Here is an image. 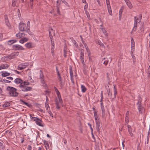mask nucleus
<instances>
[{
	"label": "nucleus",
	"instance_id": "nucleus-1",
	"mask_svg": "<svg viewBox=\"0 0 150 150\" xmlns=\"http://www.w3.org/2000/svg\"><path fill=\"white\" fill-rule=\"evenodd\" d=\"M6 90L8 91V94L10 96L16 97L18 96V93L16 92L17 89L11 86H8Z\"/></svg>",
	"mask_w": 150,
	"mask_h": 150
},
{
	"label": "nucleus",
	"instance_id": "nucleus-2",
	"mask_svg": "<svg viewBox=\"0 0 150 150\" xmlns=\"http://www.w3.org/2000/svg\"><path fill=\"white\" fill-rule=\"evenodd\" d=\"M142 16L141 14H140L139 15V18H137L136 16L134 17V26L133 28L132 32L133 33L137 29V27L138 25V23H140L141 20Z\"/></svg>",
	"mask_w": 150,
	"mask_h": 150
},
{
	"label": "nucleus",
	"instance_id": "nucleus-3",
	"mask_svg": "<svg viewBox=\"0 0 150 150\" xmlns=\"http://www.w3.org/2000/svg\"><path fill=\"white\" fill-rule=\"evenodd\" d=\"M19 87L21 89L22 91L25 92L30 91L32 89V88L31 87L25 86H21V85H19Z\"/></svg>",
	"mask_w": 150,
	"mask_h": 150
},
{
	"label": "nucleus",
	"instance_id": "nucleus-4",
	"mask_svg": "<svg viewBox=\"0 0 150 150\" xmlns=\"http://www.w3.org/2000/svg\"><path fill=\"white\" fill-rule=\"evenodd\" d=\"M26 27V24L23 23H20L19 25V29L21 31H25L26 30L25 28Z\"/></svg>",
	"mask_w": 150,
	"mask_h": 150
},
{
	"label": "nucleus",
	"instance_id": "nucleus-5",
	"mask_svg": "<svg viewBox=\"0 0 150 150\" xmlns=\"http://www.w3.org/2000/svg\"><path fill=\"white\" fill-rule=\"evenodd\" d=\"M12 47L14 50H24V48L22 46L18 44L13 45Z\"/></svg>",
	"mask_w": 150,
	"mask_h": 150
},
{
	"label": "nucleus",
	"instance_id": "nucleus-6",
	"mask_svg": "<svg viewBox=\"0 0 150 150\" xmlns=\"http://www.w3.org/2000/svg\"><path fill=\"white\" fill-rule=\"evenodd\" d=\"M25 46L27 48L30 49L34 47L35 46V45L32 42H29L26 43Z\"/></svg>",
	"mask_w": 150,
	"mask_h": 150
},
{
	"label": "nucleus",
	"instance_id": "nucleus-7",
	"mask_svg": "<svg viewBox=\"0 0 150 150\" xmlns=\"http://www.w3.org/2000/svg\"><path fill=\"white\" fill-rule=\"evenodd\" d=\"M19 54V52H15L11 53L9 55L10 59H12L16 57Z\"/></svg>",
	"mask_w": 150,
	"mask_h": 150
},
{
	"label": "nucleus",
	"instance_id": "nucleus-8",
	"mask_svg": "<svg viewBox=\"0 0 150 150\" xmlns=\"http://www.w3.org/2000/svg\"><path fill=\"white\" fill-rule=\"evenodd\" d=\"M23 81L21 79L17 78L15 79L14 82L16 84H20V85H21L23 83Z\"/></svg>",
	"mask_w": 150,
	"mask_h": 150
},
{
	"label": "nucleus",
	"instance_id": "nucleus-9",
	"mask_svg": "<svg viewBox=\"0 0 150 150\" xmlns=\"http://www.w3.org/2000/svg\"><path fill=\"white\" fill-rule=\"evenodd\" d=\"M127 126L128 132L130 134V135L131 137H133L134 136V135L132 132V130L131 126L129 125H128Z\"/></svg>",
	"mask_w": 150,
	"mask_h": 150
},
{
	"label": "nucleus",
	"instance_id": "nucleus-10",
	"mask_svg": "<svg viewBox=\"0 0 150 150\" xmlns=\"http://www.w3.org/2000/svg\"><path fill=\"white\" fill-rule=\"evenodd\" d=\"M84 53L82 51H81L80 53V59L81 60V62L82 63V64L83 66H84L85 65V64L84 63Z\"/></svg>",
	"mask_w": 150,
	"mask_h": 150
},
{
	"label": "nucleus",
	"instance_id": "nucleus-11",
	"mask_svg": "<svg viewBox=\"0 0 150 150\" xmlns=\"http://www.w3.org/2000/svg\"><path fill=\"white\" fill-rule=\"evenodd\" d=\"M25 34L24 33L19 32L16 35V36L18 38L20 39L22 37L25 36Z\"/></svg>",
	"mask_w": 150,
	"mask_h": 150
},
{
	"label": "nucleus",
	"instance_id": "nucleus-12",
	"mask_svg": "<svg viewBox=\"0 0 150 150\" xmlns=\"http://www.w3.org/2000/svg\"><path fill=\"white\" fill-rule=\"evenodd\" d=\"M36 123L38 125L40 126L43 127L44 126L43 122L41 120L39 119L36 122Z\"/></svg>",
	"mask_w": 150,
	"mask_h": 150
},
{
	"label": "nucleus",
	"instance_id": "nucleus-13",
	"mask_svg": "<svg viewBox=\"0 0 150 150\" xmlns=\"http://www.w3.org/2000/svg\"><path fill=\"white\" fill-rule=\"evenodd\" d=\"M10 59V57L9 55L4 56L1 58V60L3 61H8Z\"/></svg>",
	"mask_w": 150,
	"mask_h": 150
},
{
	"label": "nucleus",
	"instance_id": "nucleus-14",
	"mask_svg": "<svg viewBox=\"0 0 150 150\" xmlns=\"http://www.w3.org/2000/svg\"><path fill=\"white\" fill-rule=\"evenodd\" d=\"M100 106L102 111V116L103 117L105 116V111L104 106L103 105V102L100 103Z\"/></svg>",
	"mask_w": 150,
	"mask_h": 150
},
{
	"label": "nucleus",
	"instance_id": "nucleus-15",
	"mask_svg": "<svg viewBox=\"0 0 150 150\" xmlns=\"http://www.w3.org/2000/svg\"><path fill=\"white\" fill-rule=\"evenodd\" d=\"M96 124V129L97 131L99 132L100 131V122L98 120H95Z\"/></svg>",
	"mask_w": 150,
	"mask_h": 150
},
{
	"label": "nucleus",
	"instance_id": "nucleus-16",
	"mask_svg": "<svg viewBox=\"0 0 150 150\" xmlns=\"http://www.w3.org/2000/svg\"><path fill=\"white\" fill-rule=\"evenodd\" d=\"M101 63L104 64L105 66H106L108 63V59L107 58H104L102 60Z\"/></svg>",
	"mask_w": 150,
	"mask_h": 150
},
{
	"label": "nucleus",
	"instance_id": "nucleus-17",
	"mask_svg": "<svg viewBox=\"0 0 150 150\" xmlns=\"http://www.w3.org/2000/svg\"><path fill=\"white\" fill-rule=\"evenodd\" d=\"M17 41L16 40H9L7 41V44L9 45H11L13 44L16 43Z\"/></svg>",
	"mask_w": 150,
	"mask_h": 150
},
{
	"label": "nucleus",
	"instance_id": "nucleus-18",
	"mask_svg": "<svg viewBox=\"0 0 150 150\" xmlns=\"http://www.w3.org/2000/svg\"><path fill=\"white\" fill-rule=\"evenodd\" d=\"M51 40V43L52 45V50L54 49V42L53 40V36H51V37L50 38Z\"/></svg>",
	"mask_w": 150,
	"mask_h": 150
},
{
	"label": "nucleus",
	"instance_id": "nucleus-19",
	"mask_svg": "<svg viewBox=\"0 0 150 150\" xmlns=\"http://www.w3.org/2000/svg\"><path fill=\"white\" fill-rule=\"evenodd\" d=\"M8 67V65L6 64H2L0 66V70L2 69H6Z\"/></svg>",
	"mask_w": 150,
	"mask_h": 150
},
{
	"label": "nucleus",
	"instance_id": "nucleus-20",
	"mask_svg": "<svg viewBox=\"0 0 150 150\" xmlns=\"http://www.w3.org/2000/svg\"><path fill=\"white\" fill-rule=\"evenodd\" d=\"M117 93L116 88L115 85H114V96H113L112 99H114L116 98V95Z\"/></svg>",
	"mask_w": 150,
	"mask_h": 150
},
{
	"label": "nucleus",
	"instance_id": "nucleus-21",
	"mask_svg": "<svg viewBox=\"0 0 150 150\" xmlns=\"http://www.w3.org/2000/svg\"><path fill=\"white\" fill-rule=\"evenodd\" d=\"M127 5L130 8L132 7V6L129 0H127L125 1Z\"/></svg>",
	"mask_w": 150,
	"mask_h": 150
},
{
	"label": "nucleus",
	"instance_id": "nucleus-22",
	"mask_svg": "<svg viewBox=\"0 0 150 150\" xmlns=\"http://www.w3.org/2000/svg\"><path fill=\"white\" fill-rule=\"evenodd\" d=\"M44 143L45 145V146L46 148V150H47L48 149L49 147V146L48 143L45 140L44 141Z\"/></svg>",
	"mask_w": 150,
	"mask_h": 150
},
{
	"label": "nucleus",
	"instance_id": "nucleus-23",
	"mask_svg": "<svg viewBox=\"0 0 150 150\" xmlns=\"http://www.w3.org/2000/svg\"><path fill=\"white\" fill-rule=\"evenodd\" d=\"M10 106V103L8 102H5L4 104L3 105V107L5 108L7 107H9Z\"/></svg>",
	"mask_w": 150,
	"mask_h": 150
},
{
	"label": "nucleus",
	"instance_id": "nucleus-24",
	"mask_svg": "<svg viewBox=\"0 0 150 150\" xmlns=\"http://www.w3.org/2000/svg\"><path fill=\"white\" fill-rule=\"evenodd\" d=\"M138 109L139 110V112L141 113H142V110L143 107L142 106L141 104H139V105H138Z\"/></svg>",
	"mask_w": 150,
	"mask_h": 150
},
{
	"label": "nucleus",
	"instance_id": "nucleus-25",
	"mask_svg": "<svg viewBox=\"0 0 150 150\" xmlns=\"http://www.w3.org/2000/svg\"><path fill=\"white\" fill-rule=\"evenodd\" d=\"M0 81L2 82L3 83H9L11 82V81H10L6 80V79H0Z\"/></svg>",
	"mask_w": 150,
	"mask_h": 150
},
{
	"label": "nucleus",
	"instance_id": "nucleus-26",
	"mask_svg": "<svg viewBox=\"0 0 150 150\" xmlns=\"http://www.w3.org/2000/svg\"><path fill=\"white\" fill-rule=\"evenodd\" d=\"M81 91L83 93L85 92L87 90L86 88L85 87V86L83 85H81Z\"/></svg>",
	"mask_w": 150,
	"mask_h": 150
},
{
	"label": "nucleus",
	"instance_id": "nucleus-27",
	"mask_svg": "<svg viewBox=\"0 0 150 150\" xmlns=\"http://www.w3.org/2000/svg\"><path fill=\"white\" fill-rule=\"evenodd\" d=\"M144 23H140V29L142 32L144 31Z\"/></svg>",
	"mask_w": 150,
	"mask_h": 150
},
{
	"label": "nucleus",
	"instance_id": "nucleus-28",
	"mask_svg": "<svg viewBox=\"0 0 150 150\" xmlns=\"http://www.w3.org/2000/svg\"><path fill=\"white\" fill-rule=\"evenodd\" d=\"M94 117L95 120H98V116L97 113V111H95L93 112Z\"/></svg>",
	"mask_w": 150,
	"mask_h": 150
},
{
	"label": "nucleus",
	"instance_id": "nucleus-29",
	"mask_svg": "<svg viewBox=\"0 0 150 150\" xmlns=\"http://www.w3.org/2000/svg\"><path fill=\"white\" fill-rule=\"evenodd\" d=\"M57 95L59 100V103H60L61 105L62 104V100L61 98L60 94H59Z\"/></svg>",
	"mask_w": 150,
	"mask_h": 150
},
{
	"label": "nucleus",
	"instance_id": "nucleus-30",
	"mask_svg": "<svg viewBox=\"0 0 150 150\" xmlns=\"http://www.w3.org/2000/svg\"><path fill=\"white\" fill-rule=\"evenodd\" d=\"M44 76L43 72L41 70H40V79H43Z\"/></svg>",
	"mask_w": 150,
	"mask_h": 150
},
{
	"label": "nucleus",
	"instance_id": "nucleus-31",
	"mask_svg": "<svg viewBox=\"0 0 150 150\" xmlns=\"http://www.w3.org/2000/svg\"><path fill=\"white\" fill-rule=\"evenodd\" d=\"M29 83L28 82H27L24 81H23V83L21 84V86H26L27 85H29Z\"/></svg>",
	"mask_w": 150,
	"mask_h": 150
},
{
	"label": "nucleus",
	"instance_id": "nucleus-32",
	"mask_svg": "<svg viewBox=\"0 0 150 150\" xmlns=\"http://www.w3.org/2000/svg\"><path fill=\"white\" fill-rule=\"evenodd\" d=\"M30 117L31 119H32L33 121H35L36 122L38 120L39 118L35 117H32L31 114L30 115Z\"/></svg>",
	"mask_w": 150,
	"mask_h": 150
},
{
	"label": "nucleus",
	"instance_id": "nucleus-33",
	"mask_svg": "<svg viewBox=\"0 0 150 150\" xmlns=\"http://www.w3.org/2000/svg\"><path fill=\"white\" fill-rule=\"evenodd\" d=\"M10 74V73L8 72H4L2 73L1 75L3 77H6L9 75Z\"/></svg>",
	"mask_w": 150,
	"mask_h": 150
},
{
	"label": "nucleus",
	"instance_id": "nucleus-34",
	"mask_svg": "<svg viewBox=\"0 0 150 150\" xmlns=\"http://www.w3.org/2000/svg\"><path fill=\"white\" fill-rule=\"evenodd\" d=\"M101 29L102 30L103 33L106 36H107L108 35L105 29L103 28H101Z\"/></svg>",
	"mask_w": 150,
	"mask_h": 150
},
{
	"label": "nucleus",
	"instance_id": "nucleus-35",
	"mask_svg": "<svg viewBox=\"0 0 150 150\" xmlns=\"http://www.w3.org/2000/svg\"><path fill=\"white\" fill-rule=\"evenodd\" d=\"M108 96L110 97V98L112 99V100L113 99H112L113 96L112 95V93L111 92H110V90H109V91L108 92Z\"/></svg>",
	"mask_w": 150,
	"mask_h": 150
},
{
	"label": "nucleus",
	"instance_id": "nucleus-36",
	"mask_svg": "<svg viewBox=\"0 0 150 150\" xmlns=\"http://www.w3.org/2000/svg\"><path fill=\"white\" fill-rule=\"evenodd\" d=\"M30 22L29 21H28L27 22V26L26 27L27 29L28 30H30Z\"/></svg>",
	"mask_w": 150,
	"mask_h": 150
},
{
	"label": "nucleus",
	"instance_id": "nucleus-37",
	"mask_svg": "<svg viewBox=\"0 0 150 150\" xmlns=\"http://www.w3.org/2000/svg\"><path fill=\"white\" fill-rule=\"evenodd\" d=\"M40 81L41 83L43 85V86H44L45 87L46 86V84L45 83L44 79H40Z\"/></svg>",
	"mask_w": 150,
	"mask_h": 150
},
{
	"label": "nucleus",
	"instance_id": "nucleus-38",
	"mask_svg": "<svg viewBox=\"0 0 150 150\" xmlns=\"http://www.w3.org/2000/svg\"><path fill=\"white\" fill-rule=\"evenodd\" d=\"M131 53H133V52L134 51V44H133L132 45L131 47Z\"/></svg>",
	"mask_w": 150,
	"mask_h": 150
},
{
	"label": "nucleus",
	"instance_id": "nucleus-39",
	"mask_svg": "<svg viewBox=\"0 0 150 150\" xmlns=\"http://www.w3.org/2000/svg\"><path fill=\"white\" fill-rule=\"evenodd\" d=\"M54 89L55 91L56 92L57 95L60 94V92L58 91V89L56 87L54 86Z\"/></svg>",
	"mask_w": 150,
	"mask_h": 150
},
{
	"label": "nucleus",
	"instance_id": "nucleus-40",
	"mask_svg": "<svg viewBox=\"0 0 150 150\" xmlns=\"http://www.w3.org/2000/svg\"><path fill=\"white\" fill-rule=\"evenodd\" d=\"M33 0H30V8H33Z\"/></svg>",
	"mask_w": 150,
	"mask_h": 150
},
{
	"label": "nucleus",
	"instance_id": "nucleus-41",
	"mask_svg": "<svg viewBox=\"0 0 150 150\" xmlns=\"http://www.w3.org/2000/svg\"><path fill=\"white\" fill-rule=\"evenodd\" d=\"M147 73L148 75V76L149 77L150 76V66H149V67L147 71Z\"/></svg>",
	"mask_w": 150,
	"mask_h": 150
},
{
	"label": "nucleus",
	"instance_id": "nucleus-42",
	"mask_svg": "<svg viewBox=\"0 0 150 150\" xmlns=\"http://www.w3.org/2000/svg\"><path fill=\"white\" fill-rule=\"evenodd\" d=\"M25 68V67L23 66L21 67L20 65L18 67L17 69L18 70H20L24 69Z\"/></svg>",
	"mask_w": 150,
	"mask_h": 150
},
{
	"label": "nucleus",
	"instance_id": "nucleus-43",
	"mask_svg": "<svg viewBox=\"0 0 150 150\" xmlns=\"http://www.w3.org/2000/svg\"><path fill=\"white\" fill-rule=\"evenodd\" d=\"M92 134V141L93 142H96V139L95 138V137H94V135L93 134V133H91Z\"/></svg>",
	"mask_w": 150,
	"mask_h": 150
},
{
	"label": "nucleus",
	"instance_id": "nucleus-44",
	"mask_svg": "<svg viewBox=\"0 0 150 150\" xmlns=\"http://www.w3.org/2000/svg\"><path fill=\"white\" fill-rule=\"evenodd\" d=\"M5 23L6 24V25L8 26H9L10 25V23L9 22L8 20H5Z\"/></svg>",
	"mask_w": 150,
	"mask_h": 150
},
{
	"label": "nucleus",
	"instance_id": "nucleus-45",
	"mask_svg": "<svg viewBox=\"0 0 150 150\" xmlns=\"http://www.w3.org/2000/svg\"><path fill=\"white\" fill-rule=\"evenodd\" d=\"M101 99L100 100V102L101 103V102H102L103 100V91H101Z\"/></svg>",
	"mask_w": 150,
	"mask_h": 150
},
{
	"label": "nucleus",
	"instance_id": "nucleus-46",
	"mask_svg": "<svg viewBox=\"0 0 150 150\" xmlns=\"http://www.w3.org/2000/svg\"><path fill=\"white\" fill-rule=\"evenodd\" d=\"M30 30H27V29H26V30H25V31L27 32L28 34L30 35H33V33L30 31Z\"/></svg>",
	"mask_w": 150,
	"mask_h": 150
},
{
	"label": "nucleus",
	"instance_id": "nucleus-47",
	"mask_svg": "<svg viewBox=\"0 0 150 150\" xmlns=\"http://www.w3.org/2000/svg\"><path fill=\"white\" fill-rule=\"evenodd\" d=\"M0 147L1 148L3 149L4 147V142H0Z\"/></svg>",
	"mask_w": 150,
	"mask_h": 150
},
{
	"label": "nucleus",
	"instance_id": "nucleus-48",
	"mask_svg": "<svg viewBox=\"0 0 150 150\" xmlns=\"http://www.w3.org/2000/svg\"><path fill=\"white\" fill-rule=\"evenodd\" d=\"M69 72H70V77L73 76V71L71 69H70Z\"/></svg>",
	"mask_w": 150,
	"mask_h": 150
},
{
	"label": "nucleus",
	"instance_id": "nucleus-49",
	"mask_svg": "<svg viewBox=\"0 0 150 150\" xmlns=\"http://www.w3.org/2000/svg\"><path fill=\"white\" fill-rule=\"evenodd\" d=\"M17 1H12V5L14 7L15 6L16 4V2Z\"/></svg>",
	"mask_w": 150,
	"mask_h": 150
},
{
	"label": "nucleus",
	"instance_id": "nucleus-50",
	"mask_svg": "<svg viewBox=\"0 0 150 150\" xmlns=\"http://www.w3.org/2000/svg\"><path fill=\"white\" fill-rule=\"evenodd\" d=\"M20 101L23 104H25L27 106H28V103L25 102L24 101L21 99L20 100Z\"/></svg>",
	"mask_w": 150,
	"mask_h": 150
},
{
	"label": "nucleus",
	"instance_id": "nucleus-51",
	"mask_svg": "<svg viewBox=\"0 0 150 150\" xmlns=\"http://www.w3.org/2000/svg\"><path fill=\"white\" fill-rule=\"evenodd\" d=\"M85 13H86V15L87 16V17L88 18V19H90V15H89L88 12L87 11H85Z\"/></svg>",
	"mask_w": 150,
	"mask_h": 150
},
{
	"label": "nucleus",
	"instance_id": "nucleus-52",
	"mask_svg": "<svg viewBox=\"0 0 150 150\" xmlns=\"http://www.w3.org/2000/svg\"><path fill=\"white\" fill-rule=\"evenodd\" d=\"M48 113L50 115V116H51L52 117H53V115L52 112L50 110H48Z\"/></svg>",
	"mask_w": 150,
	"mask_h": 150
},
{
	"label": "nucleus",
	"instance_id": "nucleus-53",
	"mask_svg": "<svg viewBox=\"0 0 150 150\" xmlns=\"http://www.w3.org/2000/svg\"><path fill=\"white\" fill-rule=\"evenodd\" d=\"M60 104V103H59V102H57V103H56V108L58 109H59L60 108V107L59 106Z\"/></svg>",
	"mask_w": 150,
	"mask_h": 150
},
{
	"label": "nucleus",
	"instance_id": "nucleus-54",
	"mask_svg": "<svg viewBox=\"0 0 150 150\" xmlns=\"http://www.w3.org/2000/svg\"><path fill=\"white\" fill-rule=\"evenodd\" d=\"M125 117H129V113L128 111H127L126 113Z\"/></svg>",
	"mask_w": 150,
	"mask_h": 150
},
{
	"label": "nucleus",
	"instance_id": "nucleus-55",
	"mask_svg": "<svg viewBox=\"0 0 150 150\" xmlns=\"http://www.w3.org/2000/svg\"><path fill=\"white\" fill-rule=\"evenodd\" d=\"M108 12L110 14V15H112V10L111 8H110L109 9H108Z\"/></svg>",
	"mask_w": 150,
	"mask_h": 150
},
{
	"label": "nucleus",
	"instance_id": "nucleus-56",
	"mask_svg": "<svg viewBox=\"0 0 150 150\" xmlns=\"http://www.w3.org/2000/svg\"><path fill=\"white\" fill-rule=\"evenodd\" d=\"M122 12V11L121 10V9H120V10L119 12V17L120 18L121 17Z\"/></svg>",
	"mask_w": 150,
	"mask_h": 150
},
{
	"label": "nucleus",
	"instance_id": "nucleus-57",
	"mask_svg": "<svg viewBox=\"0 0 150 150\" xmlns=\"http://www.w3.org/2000/svg\"><path fill=\"white\" fill-rule=\"evenodd\" d=\"M60 87L62 88L64 86V84L62 83V81H60Z\"/></svg>",
	"mask_w": 150,
	"mask_h": 150
},
{
	"label": "nucleus",
	"instance_id": "nucleus-58",
	"mask_svg": "<svg viewBox=\"0 0 150 150\" xmlns=\"http://www.w3.org/2000/svg\"><path fill=\"white\" fill-rule=\"evenodd\" d=\"M23 41H24V42H27L28 40V39L26 38H22Z\"/></svg>",
	"mask_w": 150,
	"mask_h": 150
},
{
	"label": "nucleus",
	"instance_id": "nucleus-59",
	"mask_svg": "<svg viewBox=\"0 0 150 150\" xmlns=\"http://www.w3.org/2000/svg\"><path fill=\"white\" fill-rule=\"evenodd\" d=\"M140 104H141V100L140 99H139V100L138 101V102L137 103V105H139Z\"/></svg>",
	"mask_w": 150,
	"mask_h": 150
},
{
	"label": "nucleus",
	"instance_id": "nucleus-60",
	"mask_svg": "<svg viewBox=\"0 0 150 150\" xmlns=\"http://www.w3.org/2000/svg\"><path fill=\"white\" fill-rule=\"evenodd\" d=\"M88 7V5L86 4L84 7V9L85 11H87V8Z\"/></svg>",
	"mask_w": 150,
	"mask_h": 150
},
{
	"label": "nucleus",
	"instance_id": "nucleus-61",
	"mask_svg": "<svg viewBox=\"0 0 150 150\" xmlns=\"http://www.w3.org/2000/svg\"><path fill=\"white\" fill-rule=\"evenodd\" d=\"M71 77V80L72 83H73V84H74L73 76H72V77L71 76V77Z\"/></svg>",
	"mask_w": 150,
	"mask_h": 150
},
{
	"label": "nucleus",
	"instance_id": "nucleus-62",
	"mask_svg": "<svg viewBox=\"0 0 150 150\" xmlns=\"http://www.w3.org/2000/svg\"><path fill=\"white\" fill-rule=\"evenodd\" d=\"M98 44L99 45H100L101 46H103L104 45L101 42L98 41Z\"/></svg>",
	"mask_w": 150,
	"mask_h": 150
},
{
	"label": "nucleus",
	"instance_id": "nucleus-63",
	"mask_svg": "<svg viewBox=\"0 0 150 150\" xmlns=\"http://www.w3.org/2000/svg\"><path fill=\"white\" fill-rule=\"evenodd\" d=\"M19 42L20 43H22V44H23V43H24V41H23V39L22 38L21 39L19 40Z\"/></svg>",
	"mask_w": 150,
	"mask_h": 150
},
{
	"label": "nucleus",
	"instance_id": "nucleus-64",
	"mask_svg": "<svg viewBox=\"0 0 150 150\" xmlns=\"http://www.w3.org/2000/svg\"><path fill=\"white\" fill-rule=\"evenodd\" d=\"M27 149L28 150H31L32 149V147L30 145H28L27 147Z\"/></svg>",
	"mask_w": 150,
	"mask_h": 150
}]
</instances>
